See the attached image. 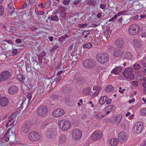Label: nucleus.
Segmentation results:
<instances>
[{
  "mask_svg": "<svg viewBox=\"0 0 146 146\" xmlns=\"http://www.w3.org/2000/svg\"><path fill=\"white\" fill-rule=\"evenodd\" d=\"M97 61L99 63L104 64L108 60V54L106 53H100L98 54L96 56Z\"/></svg>",
  "mask_w": 146,
  "mask_h": 146,
  "instance_id": "nucleus-1",
  "label": "nucleus"
},
{
  "mask_svg": "<svg viewBox=\"0 0 146 146\" xmlns=\"http://www.w3.org/2000/svg\"><path fill=\"white\" fill-rule=\"evenodd\" d=\"M128 32L131 35H136L138 34L140 31L139 26L136 24H133L131 25L128 28Z\"/></svg>",
  "mask_w": 146,
  "mask_h": 146,
  "instance_id": "nucleus-2",
  "label": "nucleus"
},
{
  "mask_svg": "<svg viewBox=\"0 0 146 146\" xmlns=\"http://www.w3.org/2000/svg\"><path fill=\"white\" fill-rule=\"evenodd\" d=\"M133 44L135 48L139 53H141L144 48V45L142 44L139 39H134Z\"/></svg>",
  "mask_w": 146,
  "mask_h": 146,
  "instance_id": "nucleus-3",
  "label": "nucleus"
},
{
  "mask_svg": "<svg viewBox=\"0 0 146 146\" xmlns=\"http://www.w3.org/2000/svg\"><path fill=\"white\" fill-rule=\"evenodd\" d=\"M82 65L85 68H93L96 66V62L93 59H86L83 61Z\"/></svg>",
  "mask_w": 146,
  "mask_h": 146,
  "instance_id": "nucleus-4",
  "label": "nucleus"
},
{
  "mask_svg": "<svg viewBox=\"0 0 146 146\" xmlns=\"http://www.w3.org/2000/svg\"><path fill=\"white\" fill-rule=\"evenodd\" d=\"M58 125L60 129L65 131L68 130L70 126V124L68 120L62 119L60 120L58 123Z\"/></svg>",
  "mask_w": 146,
  "mask_h": 146,
  "instance_id": "nucleus-5",
  "label": "nucleus"
},
{
  "mask_svg": "<svg viewBox=\"0 0 146 146\" xmlns=\"http://www.w3.org/2000/svg\"><path fill=\"white\" fill-rule=\"evenodd\" d=\"M143 128V127L142 122H138L134 124L133 131L135 133L138 134L142 131Z\"/></svg>",
  "mask_w": 146,
  "mask_h": 146,
  "instance_id": "nucleus-6",
  "label": "nucleus"
},
{
  "mask_svg": "<svg viewBox=\"0 0 146 146\" xmlns=\"http://www.w3.org/2000/svg\"><path fill=\"white\" fill-rule=\"evenodd\" d=\"M48 113V110L46 106L42 105L40 106L37 109V114L40 116H45Z\"/></svg>",
  "mask_w": 146,
  "mask_h": 146,
  "instance_id": "nucleus-7",
  "label": "nucleus"
},
{
  "mask_svg": "<svg viewBox=\"0 0 146 146\" xmlns=\"http://www.w3.org/2000/svg\"><path fill=\"white\" fill-rule=\"evenodd\" d=\"M32 124L28 121L23 123L21 127V131L24 133H26L30 130Z\"/></svg>",
  "mask_w": 146,
  "mask_h": 146,
  "instance_id": "nucleus-8",
  "label": "nucleus"
},
{
  "mask_svg": "<svg viewBox=\"0 0 146 146\" xmlns=\"http://www.w3.org/2000/svg\"><path fill=\"white\" fill-rule=\"evenodd\" d=\"M29 137L31 141H36L40 139V135L38 133L33 131L29 133Z\"/></svg>",
  "mask_w": 146,
  "mask_h": 146,
  "instance_id": "nucleus-9",
  "label": "nucleus"
},
{
  "mask_svg": "<svg viewBox=\"0 0 146 146\" xmlns=\"http://www.w3.org/2000/svg\"><path fill=\"white\" fill-rule=\"evenodd\" d=\"M118 139L119 142L123 143L127 141V135L125 132L121 131L119 134Z\"/></svg>",
  "mask_w": 146,
  "mask_h": 146,
  "instance_id": "nucleus-10",
  "label": "nucleus"
},
{
  "mask_svg": "<svg viewBox=\"0 0 146 146\" xmlns=\"http://www.w3.org/2000/svg\"><path fill=\"white\" fill-rule=\"evenodd\" d=\"M10 73L8 71L3 72L0 74V81H4L9 79L11 77Z\"/></svg>",
  "mask_w": 146,
  "mask_h": 146,
  "instance_id": "nucleus-11",
  "label": "nucleus"
},
{
  "mask_svg": "<svg viewBox=\"0 0 146 146\" xmlns=\"http://www.w3.org/2000/svg\"><path fill=\"white\" fill-rule=\"evenodd\" d=\"M82 136V133L78 129H75L73 130L72 136L75 139H80Z\"/></svg>",
  "mask_w": 146,
  "mask_h": 146,
  "instance_id": "nucleus-12",
  "label": "nucleus"
},
{
  "mask_svg": "<svg viewBox=\"0 0 146 146\" xmlns=\"http://www.w3.org/2000/svg\"><path fill=\"white\" fill-rule=\"evenodd\" d=\"M64 113V110L61 108L57 109L52 113L53 115L56 117H58L63 115Z\"/></svg>",
  "mask_w": 146,
  "mask_h": 146,
  "instance_id": "nucleus-13",
  "label": "nucleus"
},
{
  "mask_svg": "<svg viewBox=\"0 0 146 146\" xmlns=\"http://www.w3.org/2000/svg\"><path fill=\"white\" fill-rule=\"evenodd\" d=\"M101 136V132L99 131H96L93 133L91 138L93 140L96 141L100 139Z\"/></svg>",
  "mask_w": 146,
  "mask_h": 146,
  "instance_id": "nucleus-14",
  "label": "nucleus"
},
{
  "mask_svg": "<svg viewBox=\"0 0 146 146\" xmlns=\"http://www.w3.org/2000/svg\"><path fill=\"white\" fill-rule=\"evenodd\" d=\"M133 72V70L131 67H128L126 68L125 71L123 72V76L126 79L129 78V75L131 73Z\"/></svg>",
  "mask_w": 146,
  "mask_h": 146,
  "instance_id": "nucleus-15",
  "label": "nucleus"
},
{
  "mask_svg": "<svg viewBox=\"0 0 146 146\" xmlns=\"http://www.w3.org/2000/svg\"><path fill=\"white\" fill-rule=\"evenodd\" d=\"M123 54V50L122 48H117L114 50L113 54L114 56L116 57L121 56Z\"/></svg>",
  "mask_w": 146,
  "mask_h": 146,
  "instance_id": "nucleus-16",
  "label": "nucleus"
},
{
  "mask_svg": "<svg viewBox=\"0 0 146 146\" xmlns=\"http://www.w3.org/2000/svg\"><path fill=\"white\" fill-rule=\"evenodd\" d=\"M9 103V100L6 97H2L0 99V104L2 106H6Z\"/></svg>",
  "mask_w": 146,
  "mask_h": 146,
  "instance_id": "nucleus-17",
  "label": "nucleus"
},
{
  "mask_svg": "<svg viewBox=\"0 0 146 146\" xmlns=\"http://www.w3.org/2000/svg\"><path fill=\"white\" fill-rule=\"evenodd\" d=\"M115 106L114 105H109L106 107L104 109V111L106 112V115L110 113L111 111H112L114 110Z\"/></svg>",
  "mask_w": 146,
  "mask_h": 146,
  "instance_id": "nucleus-18",
  "label": "nucleus"
},
{
  "mask_svg": "<svg viewBox=\"0 0 146 146\" xmlns=\"http://www.w3.org/2000/svg\"><path fill=\"white\" fill-rule=\"evenodd\" d=\"M122 67L120 66L117 67L113 69L111 72V73L115 75H118L122 71Z\"/></svg>",
  "mask_w": 146,
  "mask_h": 146,
  "instance_id": "nucleus-19",
  "label": "nucleus"
},
{
  "mask_svg": "<svg viewBox=\"0 0 146 146\" xmlns=\"http://www.w3.org/2000/svg\"><path fill=\"white\" fill-rule=\"evenodd\" d=\"M7 10L9 13L11 14H12L14 13L15 10L13 3H11L9 4L7 6Z\"/></svg>",
  "mask_w": 146,
  "mask_h": 146,
  "instance_id": "nucleus-20",
  "label": "nucleus"
},
{
  "mask_svg": "<svg viewBox=\"0 0 146 146\" xmlns=\"http://www.w3.org/2000/svg\"><path fill=\"white\" fill-rule=\"evenodd\" d=\"M115 43L117 46L118 48L120 47L122 48L123 43V39L121 38L118 39L116 41Z\"/></svg>",
  "mask_w": 146,
  "mask_h": 146,
  "instance_id": "nucleus-21",
  "label": "nucleus"
},
{
  "mask_svg": "<svg viewBox=\"0 0 146 146\" xmlns=\"http://www.w3.org/2000/svg\"><path fill=\"white\" fill-rule=\"evenodd\" d=\"M107 99V97L106 95L102 97L99 101V103L102 105H103L106 102Z\"/></svg>",
  "mask_w": 146,
  "mask_h": 146,
  "instance_id": "nucleus-22",
  "label": "nucleus"
},
{
  "mask_svg": "<svg viewBox=\"0 0 146 146\" xmlns=\"http://www.w3.org/2000/svg\"><path fill=\"white\" fill-rule=\"evenodd\" d=\"M46 135L50 138H52L54 135V134L51 130L49 129L46 132Z\"/></svg>",
  "mask_w": 146,
  "mask_h": 146,
  "instance_id": "nucleus-23",
  "label": "nucleus"
},
{
  "mask_svg": "<svg viewBox=\"0 0 146 146\" xmlns=\"http://www.w3.org/2000/svg\"><path fill=\"white\" fill-rule=\"evenodd\" d=\"M59 142L61 143H63L66 140V137L64 134L60 135L59 137Z\"/></svg>",
  "mask_w": 146,
  "mask_h": 146,
  "instance_id": "nucleus-24",
  "label": "nucleus"
},
{
  "mask_svg": "<svg viewBox=\"0 0 146 146\" xmlns=\"http://www.w3.org/2000/svg\"><path fill=\"white\" fill-rule=\"evenodd\" d=\"M118 143V140L116 138H113L110 141V145L111 146H116Z\"/></svg>",
  "mask_w": 146,
  "mask_h": 146,
  "instance_id": "nucleus-25",
  "label": "nucleus"
},
{
  "mask_svg": "<svg viewBox=\"0 0 146 146\" xmlns=\"http://www.w3.org/2000/svg\"><path fill=\"white\" fill-rule=\"evenodd\" d=\"M124 57L127 59L130 60L132 57L131 54L128 52H126L124 54Z\"/></svg>",
  "mask_w": 146,
  "mask_h": 146,
  "instance_id": "nucleus-26",
  "label": "nucleus"
},
{
  "mask_svg": "<svg viewBox=\"0 0 146 146\" xmlns=\"http://www.w3.org/2000/svg\"><path fill=\"white\" fill-rule=\"evenodd\" d=\"M122 116L121 115H119L116 116L115 118V121L119 123L122 119Z\"/></svg>",
  "mask_w": 146,
  "mask_h": 146,
  "instance_id": "nucleus-27",
  "label": "nucleus"
},
{
  "mask_svg": "<svg viewBox=\"0 0 146 146\" xmlns=\"http://www.w3.org/2000/svg\"><path fill=\"white\" fill-rule=\"evenodd\" d=\"M114 88L111 85H109L105 88L106 91H111L114 90Z\"/></svg>",
  "mask_w": 146,
  "mask_h": 146,
  "instance_id": "nucleus-28",
  "label": "nucleus"
},
{
  "mask_svg": "<svg viewBox=\"0 0 146 146\" xmlns=\"http://www.w3.org/2000/svg\"><path fill=\"white\" fill-rule=\"evenodd\" d=\"M9 136L10 141L11 143H13L15 140V135L14 134H12L11 135Z\"/></svg>",
  "mask_w": 146,
  "mask_h": 146,
  "instance_id": "nucleus-29",
  "label": "nucleus"
},
{
  "mask_svg": "<svg viewBox=\"0 0 146 146\" xmlns=\"http://www.w3.org/2000/svg\"><path fill=\"white\" fill-rule=\"evenodd\" d=\"M92 45L90 42H88L86 44H84L83 46V48H84L89 49L92 48Z\"/></svg>",
  "mask_w": 146,
  "mask_h": 146,
  "instance_id": "nucleus-30",
  "label": "nucleus"
},
{
  "mask_svg": "<svg viewBox=\"0 0 146 146\" xmlns=\"http://www.w3.org/2000/svg\"><path fill=\"white\" fill-rule=\"evenodd\" d=\"M18 88L16 86H12L9 89V91H17Z\"/></svg>",
  "mask_w": 146,
  "mask_h": 146,
  "instance_id": "nucleus-31",
  "label": "nucleus"
},
{
  "mask_svg": "<svg viewBox=\"0 0 146 146\" xmlns=\"http://www.w3.org/2000/svg\"><path fill=\"white\" fill-rule=\"evenodd\" d=\"M96 3V0H89L88 1V4L92 6H95Z\"/></svg>",
  "mask_w": 146,
  "mask_h": 146,
  "instance_id": "nucleus-32",
  "label": "nucleus"
},
{
  "mask_svg": "<svg viewBox=\"0 0 146 146\" xmlns=\"http://www.w3.org/2000/svg\"><path fill=\"white\" fill-rule=\"evenodd\" d=\"M51 19L52 21H58L59 20V18L57 16L55 15L52 17Z\"/></svg>",
  "mask_w": 146,
  "mask_h": 146,
  "instance_id": "nucleus-33",
  "label": "nucleus"
},
{
  "mask_svg": "<svg viewBox=\"0 0 146 146\" xmlns=\"http://www.w3.org/2000/svg\"><path fill=\"white\" fill-rule=\"evenodd\" d=\"M48 124V123L46 121H44L41 123L40 127L42 128H43L45 127L46 125H47Z\"/></svg>",
  "mask_w": 146,
  "mask_h": 146,
  "instance_id": "nucleus-34",
  "label": "nucleus"
},
{
  "mask_svg": "<svg viewBox=\"0 0 146 146\" xmlns=\"http://www.w3.org/2000/svg\"><path fill=\"white\" fill-rule=\"evenodd\" d=\"M4 9L3 7L1 5H0V16L3 15L4 13Z\"/></svg>",
  "mask_w": 146,
  "mask_h": 146,
  "instance_id": "nucleus-35",
  "label": "nucleus"
},
{
  "mask_svg": "<svg viewBox=\"0 0 146 146\" xmlns=\"http://www.w3.org/2000/svg\"><path fill=\"white\" fill-rule=\"evenodd\" d=\"M63 89L65 88V90L66 91H72V87H70L69 86H65L63 87Z\"/></svg>",
  "mask_w": 146,
  "mask_h": 146,
  "instance_id": "nucleus-36",
  "label": "nucleus"
},
{
  "mask_svg": "<svg viewBox=\"0 0 146 146\" xmlns=\"http://www.w3.org/2000/svg\"><path fill=\"white\" fill-rule=\"evenodd\" d=\"M133 68L134 69L137 70L140 68L141 66L139 64H136L134 65Z\"/></svg>",
  "mask_w": 146,
  "mask_h": 146,
  "instance_id": "nucleus-37",
  "label": "nucleus"
},
{
  "mask_svg": "<svg viewBox=\"0 0 146 146\" xmlns=\"http://www.w3.org/2000/svg\"><path fill=\"white\" fill-rule=\"evenodd\" d=\"M100 87L97 85H95L94 86L93 88V90L94 91L96 90V91H99L100 90Z\"/></svg>",
  "mask_w": 146,
  "mask_h": 146,
  "instance_id": "nucleus-38",
  "label": "nucleus"
},
{
  "mask_svg": "<svg viewBox=\"0 0 146 146\" xmlns=\"http://www.w3.org/2000/svg\"><path fill=\"white\" fill-rule=\"evenodd\" d=\"M32 95V92H31L27 95V98L28 99V103L30 101L31 99Z\"/></svg>",
  "mask_w": 146,
  "mask_h": 146,
  "instance_id": "nucleus-39",
  "label": "nucleus"
},
{
  "mask_svg": "<svg viewBox=\"0 0 146 146\" xmlns=\"http://www.w3.org/2000/svg\"><path fill=\"white\" fill-rule=\"evenodd\" d=\"M87 31H84L82 33V35L84 36L83 37L84 38H86L88 36L87 35L88 34V33H87Z\"/></svg>",
  "mask_w": 146,
  "mask_h": 146,
  "instance_id": "nucleus-40",
  "label": "nucleus"
},
{
  "mask_svg": "<svg viewBox=\"0 0 146 146\" xmlns=\"http://www.w3.org/2000/svg\"><path fill=\"white\" fill-rule=\"evenodd\" d=\"M17 77L20 82H22L23 79V76L19 74L18 75Z\"/></svg>",
  "mask_w": 146,
  "mask_h": 146,
  "instance_id": "nucleus-41",
  "label": "nucleus"
},
{
  "mask_svg": "<svg viewBox=\"0 0 146 146\" xmlns=\"http://www.w3.org/2000/svg\"><path fill=\"white\" fill-rule=\"evenodd\" d=\"M127 12V11L125 10L121 12H119L117 13V16H120L121 15H122L123 14H124L126 12Z\"/></svg>",
  "mask_w": 146,
  "mask_h": 146,
  "instance_id": "nucleus-42",
  "label": "nucleus"
},
{
  "mask_svg": "<svg viewBox=\"0 0 146 146\" xmlns=\"http://www.w3.org/2000/svg\"><path fill=\"white\" fill-rule=\"evenodd\" d=\"M129 78L131 80L134 79L135 77L134 74L132 73H131L129 75Z\"/></svg>",
  "mask_w": 146,
  "mask_h": 146,
  "instance_id": "nucleus-43",
  "label": "nucleus"
},
{
  "mask_svg": "<svg viewBox=\"0 0 146 146\" xmlns=\"http://www.w3.org/2000/svg\"><path fill=\"white\" fill-rule=\"evenodd\" d=\"M50 3L49 1L46 2L44 5V7L45 9L48 8L50 6Z\"/></svg>",
  "mask_w": 146,
  "mask_h": 146,
  "instance_id": "nucleus-44",
  "label": "nucleus"
},
{
  "mask_svg": "<svg viewBox=\"0 0 146 146\" xmlns=\"http://www.w3.org/2000/svg\"><path fill=\"white\" fill-rule=\"evenodd\" d=\"M141 113L142 115H146V108L143 109L141 110Z\"/></svg>",
  "mask_w": 146,
  "mask_h": 146,
  "instance_id": "nucleus-45",
  "label": "nucleus"
},
{
  "mask_svg": "<svg viewBox=\"0 0 146 146\" xmlns=\"http://www.w3.org/2000/svg\"><path fill=\"white\" fill-rule=\"evenodd\" d=\"M58 48V46L55 45L54 46L53 48L51 49L50 51L52 52H53Z\"/></svg>",
  "mask_w": 146,
  "mask_h": 146,
  "instance_id": "nucleus-46",
  "label": "nucleus"
},
{
  "mask_svg": "<svg viewBox=\"0 0 146 146\" xmlns=\"http://www.w3.org/2000/svg\"><path fill=\"white\" fill-rule=\"evenodd\" d=\"M51 98L52 100H57L58 99V96L55 94L52 95Z\"/></svg>",
  "mask_w": 146,
  "mask_h": 146,
  "instance_id": "nucleus-47",
  "label": "nucleus"
},
{
  "mask_svg": "<svg viewBox=\"0 0 146 146\" xmlns=\"http://www.w3.org/2000/svg\"><path fill=\"white\" fill-rule=\"evenodd\" d=\"M70 0H64L63 3L64 5H68L70 2Z\"/></svg>",
  "mask_w": 146,
  "mask_h": 146,
  "instance_id": "nucleus-48",
  "label": "nucleus"
},
{
  "mask_svg": "<svg viewBox=\"0 0 146 146\" xmlns=\"http://www.w3.org/2000/svg\"><path fill=\"white\" fill-rule=\"evenodd\" d=\"M131 82L132 85L135 86H137L138 85V83L137 81H133Z\"/></svg>",
  "mask_w": 146,
  "mask_h": 146,
  "instance_id": "nucleus-49",
  "label": "nucleus"
},
{
  "mask_svg": "<svg viewBox=\"0 0 146 146\" xmlns=\"http://www.w3.org/2000/svg\"><path fill=\"white\" fill-rule=\"evenodd\" d=\"M66 70H64V69L62 68V70L60 71L57 72V75L58 76H59L62 73L63 71H64Z\"/></svg>",
  "mask_w": 146,
  "mask_h": 146,
  "instance_id": "nucleus-50",
  "label": "nucleus"
},
{
  "mask_svg": "<svg viewBox=\"0 0 146 146\" xmlns=\"http://www.w3.org/2000/svg\"><path fill=\"white\" fill-rule=\"evenodd\" d=\"M100 115H101V113H98L95 116L96 118L97 119H101V117H100Z\"/></svg>",
  "mask_w": 146,
  "mask_h": 146,
  "instance_id": "nucleus-51",
  "label": "nucleus"
},
{
  "mask_svg": "<svg viewBox=\"0 0 146 146\" xmlns=\"http://www.w3.org/2000/svg\"><path fill=\"white\" fill-rule=\"evenodd\" d=\"M62 76H60L56 80V83H57L61 80L62 78Z\"/></svg>",
  "mask_w": 146,
  "mask_h": 146,
  "instance_id": "nucleus-52",
  "label": "nucleus"
},
{
  "mask_svg": "<svg viewBox=\"0 0 146 146\" xmlns=\"http://www.w3.org/2000/svg\"><path fill=\"white\" fill-rule=\"evenodd\" d=\"M81 0H75L73 2V4L74 5H77Z\"/></svg>",
  "mask_w": 146,
  "mask_h": 146,
  "instance_id": "nucleus-53",
  "label": "nucleus"
},
{
  "mask_svg": "<svg viewBox=\"0 0 146 146\" xmlns=\"http://www.w3.org/2000/svg\"><path fill=\"white\" fill-rule=\"evenodd\" d=\"M99 92H95L92 95V97L94 98L98 96L99 94Z\"/></svg>",
  "mask_w": 146,
  "mask_h": 146,
  "instance_id": "nucleus-54",
  "label": "nucleus"
},
{
  "mask_svg": "<svg viewBox=\"0 0 146 146\" xmlns=\"http://www.w3.org/2000/svg\"><path fill=\"white\" fill-rule=\"evenodd\" d=\"M86 24H80L78 25V26L79 27H86Z\"/></svg>",
  "mask_w": 146,
  "mask_h": 146,
  "instance_id": "nucleus-55",
  "label": "nucleus"
},
{
  "mask_svg": "<svg viewBox=\"0 0 146 146\" xmlns=\"http://www.w3.org/2000/svg\"><path fill=\"white\" fill-rule=\"evenodd\" d=\"M91 90V88L90 87H87L85 88L83 91H90Z\"/></svg>",
  "mask_w": 146,
  "mask_h": 146,
  "instance_id": "nucleus-56",
  "label": "nucleus"
},
{
  "mask_svg": "<svg viewBox=\"0 0 146 146\" xmlns=\"http://www.w3.org/2000/svg\"><path fill=\"white\" fill-rule=\"evenodd\" d=\"M141 36L142 38H146V33H141Z\"/></svg>",
  "mask_w": 146,
  "mask_h": 146,
  "instance_id": "nucleus-57",
  "label": "nucleus"
},
{
  "mask_svg": "<svg viewBox=\"0 0 146 146\" xmlns=\"http://www.w3.org/2000/svg\"><path fill=\"white\" fill-rule=\"evenodd\" d=\"M38 6L39 7H40L41 8H43L44 7V4L42 3H41L40 4H38Z\"/></svg>",
  "mask_w": 146,
  "mask_h": 146,
  "instance_id": "nucleus-58",
  "label": "nucleus"
},
{
  "mask_svg": "<svg viewBox=\"0 0 146 146\" xmlns=\"http://www.w3.org/2000/svg\"><path fill=\"white\" fill-rule=\"evenodd\" d=\"M106 7V5L103 4H101L100 5V7L102 9H104Z\"/></svg>",
  "mask_w": 146,
  "mask_h": 146,
  "instance_id": "nucleus-59",
  "label": "nucleus"
},
{
  "mask_svg": "<svg viewBox=\"0 0 146 146\" xmlns=\"http://www.w3.org/2000/svg\"><path fill=\"white\" fill-rule=\"evenodd\" d=\"M102 15V13H99L97 14V17L98 18H100L101 17Z\"/></svg>",
  "mask_w": 146,
  "mask_h": 146,
  "instance_id": "nucleus-60",
  "label": "nucleus"
},
{
  "mask_svg": "<svg viewBox=\"0 0 146 146\" xmlns=\"http://www.w3.org/2000/svg\"><path fill=\"white\" fill-rule=\"evenodd\" d=\"M15 42L18 43H20L21 42V40L19 39H17L15 40Z\"/></svg>",
  "mask_w": 146,
  "mask_h": 146,
  "instance_id": "nucleus-61",
  "label": "nucleus"
},
{
  "mask_svg": "<svg viewBox=\"0 0 146 146\" xmlns=\"http://www.w3.org/2000/svg\"><path fill=\"white\" fill-rule=\"evenodd\" d=\"M111 99H110L107 100L106 104H109L111 103Z\"/></svg>",
  "mask_w": 146,
  "mask_h": 146,
  "instance_id": "nucleus-62",
  "label": "nucleus"
},
{
  "mask_svg": "<svg viewBox=\"0 0 146 146\" xmlns=\"http://www.w3.org/2000/svg\"><path fill=\"white\" fill-rule=\"evenodd\" d=\"M140 17L141 19H144L146 17V15H140Z\"/></svg>",
  "mask_w": 146,
  "mask_h": 146,
  "instance_id": "nucleus-63",
  "label": "nucleus"
},
{
  "mask_svg": "<svg viewBox=\"0 0 146 146\" xmlns=\"http://www.w3.org/2000/svg\"><path fill=\"white\" fill-rule=\"evenodd\" d=\"M140 146H146V141H145L140 145Z\"/></svg>",
  "mask_w": 146,
  "mask_h": 146,
  "instance_id": "nucleus-64",
  "label": "nucleus"
}]
</instances>
